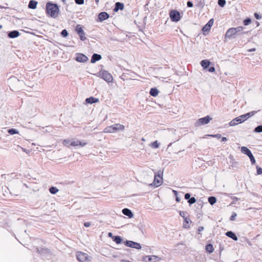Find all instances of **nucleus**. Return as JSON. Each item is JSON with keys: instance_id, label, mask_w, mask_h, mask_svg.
<instances>
[{"instance_id": "nucleus-1", "label": "nucleus", "mask_w": 262, "mask_h": 262, "mask_svg": "<svg viewBox=\"0 0 262 262\" xmlns=\"http://www.w3.org/2000/svg\"><path fill=\"white\" fill-rule=\"evenodd\" d=\"M46 13L47 16L56 18L60 13L59 6L52 2H48L46 4Z\"/></svg>"}, {"instance_id": "nucleus-2", "label": "nucleus", "mask_w": 262, "mask_h": 262, "mask_svg": "<svg viewBox=\"0 0 262 262\" xmlns=\"http://www.w3.org/2000/svg\"><path fill=\"white\" fill-rule=\"evenodd\" d=\"M125 127L123 125L119 123H116L111 126H107L105 128L104 132L105 133H116L118 131L124 130Z\"/></svg>"}, {"instance_id": "nucleus-3", "label": "nucleus", "mask_w": 262, "mask_h": 262, "mask_svg": "<svg viewBox=\"0 0 262 262\" xmlns=\"http://www.w3.org/2000/svg\"><path fill=\"white\" fill-rule=\"evenodd\" d=\"M97 76L101 77L108 83L112 82L113 79L112 75L108 71L104 70H100L97 74Z\"/></svg>"}, {"instance_id": "nucleus-4", "label": "nucleus", "mask_w": 262, "mask_h": 262, "mask_svg": "<svg viewBox=\"0 0 262 262\" xmlns=\"http://www.w3.org/2000/svg\"><path fill=\"white\" fill-rule=\"evenodd\" d=\"M169 15L170 20L173 22L179 21L182 17L180 12L177 10H171L169 11Z\"/></svg>"}, {"instance_id": "nucleus-5", "label": "nucleus", "mask_w": 262, "mask_h": 262, "mask_svg": "<svg viewBox=\"0 0 262 262\" xmlns=\"http://www.w3.org/2000/svg\"><path fill=\"white\" fill-rule=\"evenodd\" d=\"M212 119V118L209 115H207L204 117L201 118L196 120L194 125L195 127H199L201 125L207 124Z\"/></svg>"}, {"instance_id": "nucleus-6", "label": "nucleus", "mask_w": 262, "mask_h": 262, "mask_svg": "<svg viewBox=\"0 0 262 262\" xmlns=\"http://www.w3.org/2000/svg\"><path fill=\"white\" fill-rule=\"evenodd\" d=\"M241 151L243 154L247 155L250 159L251 163L252 165H254L256 163V161L254 157L252 154L251 150L246 146H242L241 147Z\"/></svg>"}, {"instance_id": "nucleus-7", "label": "nucleus", "mask_w": 262, "mask_h": 262, "mask_svg": "<svg viewBox=\"0 0 262 262\" xmlns=\"http://www.w3.org/2000/svg\"><path fill=\"white\" fill-rule=\"evenodd\" d=\"M124 244L127 247L134 248L136 249H141L142 247L140 244L132 241L126 240L123 242Z\"/></svg>"}, {"instance_id": "nucleus-8", "label": "nucleus", "mask_w": 262, "mask_h": 262, "mask_svg": "<svg viewBox=\"0 0 262 262\" xmlns=\"http://www.w3.org/2000/svg\"><path fill=\"white\" fill-rule=\"evenodd\" d=\"M37 252L39 253L42 257L47 259H50L51 257V254L50 250L45 248H37Z\"/></svg>"}, {"instance_id": "nucleus-9", "label": "nucleus", "mask_w": 262, "mask_h": 262, "mask_svg": "<svg viewBox=\"0 0 262 262\" xmlns=\"http://www.w3.org/2000/svg\"><path fill=\"white\" fill-rule=\"evenodd\" d=\"M75 31L78 34L79 38L81 41H84L86 38L85 36V33L80 25H77L75 28Z\"/></svg>"}, {"instance_id": "nucleus-10", "label": "nucleus", "mask_w": 262, "mask_h": 262, "mask_svg": "<svg viewBox=\"0 0 262 262\" xmlns=\"http://www.w3.org/2000/svg\"><path fill=\"white\" fill-rule=\"evenodd\" d=\"M76 258L80 262H86L89 260L88 254L80 251L76 253Z\"/></svg>"}, {"instance_id": "nucleus-11", "label": "nucleus", "mask_w": 262, "mask_h": 262, "mask_svg": "<svg viewBox=\"0 0 262 262\" xmlns=\"http://www.w3.org/2000/svg\"><path fill=\"white\" fill-rule=\"evenodd\" d=\"M214 20L213 18L210 19L207 23L202 28V31L204 35H205L206 33H208L211 27L213 24Z\"/></svg>"}, {"instance_id": "nucleus-12", "label": "nucleus", "mask_w": 262, "mask_h": 262, "mask_svg": "<svg viewBox=\"0 0 262 262\" xmlns=\"http://www.w3.org/2000/svg\"><path fill=\"white\" fill-rule=\"evenodd\" d=\"M75 59L78 62L84 63L88 60V58L82 53H77Z\"/></svg>"}, {"instance_id": "nucleus-13", "label": "nucleus", "mask_w": 262, "mask_h": 262, "mask_svg": "<svg viewBox=\"0 0 262 262\" xmlns=\"http://www.w3.org/2000/svg\"><path fill=\"white\" fill-rule=\"evenodd\" d=\"M110 17V15L106 12H101L98 15L97 21L102 22Z\"/></svg>"}, {"instance_id": "nucleus-14", "label": "nucleus", "mask_w": 262, "mask_h": 262, "mask_svg": "<svg viewBox=\"0 0 262 262\" xmlns=\"http://www.w3.org/2000/svg\"><path fill=\"white\" fill-rule=\"evenodd\" d=\"M256 112H257L256 111H252V112L247 113L244 115H241L240 118H241L243 122H244V121L247 120L250 117L254 116L256 113Z\"/></svg>"}, {"instance_id": "nucleus-15", "label": "nucleus", "mask_w": 262, "mask_h": 262, "mask_svg": "<svg viewBox=\"0 0 262 262\" xmlns=\"http://www.w3.org/2000/svg\"><path fill=\"white\" fill-rule=\"evenodd\" d=\"M236 34V33L234 30V28H231L228 29V30L227 31L225 34V37L230 39L234 37V36Z\"/></svg>"}, {"instance_id": "nucleus-16", "label": "nucleus", "mask_w": 262, "mask_h": 262, "mask_svg": "<svg viewBox=\"0 0 262 262\" xmlns=\"http://www.w3.org/2000/svg\"><path fill=\"white\" fill-rule=\"evenodd\" d=\"M243 122L241 118H240V116H239L238 117L235 118L232 120H231L229 122V125L230 126H235L238 124L242 123Z\"/></svg>"}, {"instance_id": "nucleus-17", "label": "nucleus", "mask_w": 262, "mask_h": 262, "mask_svg": "<svg viewBox=\"0 0 262 262\" xmlns=\"http://www.w3.org/2000/svg\"><path fill=\"white\" fill-rule=\"evenodd\" d=\"M99 101V99L98 98L91 96L85 99V103L92 104L93 103H97Z\"/></svg>"}, {"instance_id": "nucleus-18", "label": "nucleus", "mask_w": 262, "mask_h": 262, "mask_svg": "<svg viewBox=\"0 0 262 262\" xmlns=\"http://www.w3.org/2000/svg\"><path fill=\"white\" fill-rule=\"evenodd\" d=\"M124 8V5L123 3L116 2L115 4L113 11L115 12H118L119 10H123Z\"/></svg>"}, {"instance_id": "nucleus-19", "label": "nucleus", "mask_w": 262, "mask_h": 262, "mask_svg": "<svg viewBox=\"0 0 262 262\" xmlns=\"http://www.w3.org/2000/svg\"><path fill=\"white\" fill-rule=\"evenodd\" d=\"M20 33L17 30H13L8 32V36L10 38H15L19 36Z\"/></svg>"}, {"instance_id": "nucleus-20", "label": "nucleus", "mask_w": 262, "mask_h": 262, "mask_svg": "<svg viewBox=\"0 0 262 262\" xmlns=\"http://www.w3.org/2000/svg\"><path fill=\"white\" fill-rule=\"evenodd\" d=\"M102 57L100 54H97V53H94L91 59V62L92 63H94L100 60L101 59Z\"/></svg>"}, {"instance_id": "nucleus-21", "label": "nucleus", "mask_w": 262, "mask_h": 262, "mask_svg": "<svg viewBox=\"0 0 262 262\" xmlns=\"http://www.w3.org/2000/svg\"><path fill=\"white\" fill-rule=\"evenodd\" d=\"M163 179L159 178L154 177V182L150 184V185L154 186L155 187L160 186L162 184Z\"/></svg>"}, {"instance_id": "nucleus-22", "label": "nucleus", "mask_w": 262, "mask_h": 262, "mask_svg": "<svg viewBox=\"0 0 262 262\" xmlns=\"http://www.w3.org/2000/svg\"><path fill=\"white\" fill-rule=\"evenodd\" d=\"M225 235L228 237L232 239L235 241L238 240V237L236 236V234L232 231H228L225 233Z\"/></svg>"}, {"instance_id": "nucleus-23", "label": "nucleus", "mask_w": 262, "mask_h": 262, "mask_svg": "<svg viewBox=\"0 0 262 262\" xmlns=\"http://www.w3.org/2000/svg\"><path fill=\"white\" fill-rule=\"evenodd\" d=\"M210 64L211 62L208 59L202 60L200 62V64L204 70H207L210 66Z\"/></svg>"}, {"instance_id": "nucleus-24", "label": "nucleus", "mask_w": 262, "mask_h": 262, "mask_svg": "<svg viewBox=\"0 0 262 262\" xmlns=\"http://www.w3.org/2000/svg\"><path fill=\"white\" fill-rule=\"evenodd\" d=\"M162 258L157 255H148V262H158L161 260Z\"/></svg>"}, {"instance_id": "nucleus-25", "label": "nucleus", "mask_w": 262, "mask_h": 262, "mask_svg": "<svg viewBox=\"0 0 262 262\" xmlns=\"http://www.w3.org/2000/svg\"><path fill=\"white\" fill-rule=\"evenodd\" d=\"M122 213L128 216L129 218H132L134 216V214L132 211L128 208H124L122 210Z\"/></svg>"}, {"instance_id": "nucleus-26", "label": "nucleus", "mask_w": 262, "mask_h": 262, "mask_svg": "<svg viewBox=\"0 0 262 262\" xmlns=\"http://www.w3.org/2000/svg\"><path fill=\"white\" fill-rule=\"evenodd\" d=\"M38 2L35 0H30L29 2L28 8L31 9L36 8Z\"/></svg>"}, {"instance_id": "nucleus-27", "label": "nucleus", "mask_w": 262, "mask_h": 262, "mask_svg": "<svg viewBox=\"0 0 262 262\" xmlns=\"http://www.w3.org/2000/svg\"><path fill=\"white\" fill-rule=\"evenodd\" d=\"M244 28L242 26H238L237 27L234 28V30L235 31V32L236 34H239L238 33H241V34H246L248 33V31L247 32H243Z\"/></svg>"}, {"instance_id": "nucleus-28", "label": "nucleus", "mask_w": 262, "mask_h": 262, "mask_svg": "<svg viewBox=\"0 0 262 262\" xmlns=\"http://www.w3.org/2000/svg\"><path fill=\"white\" fill-rule=\"evenodd\" d=\"M159 93V90L156 88H152L150 89L149 94L151 96L156 97Z\"/></svg>"}, {"instance_id": "nucleus-29", "label": "nucleus", "mask_w": 262, "mask_h": 262, "mask_svg": "<svg viewBox=\"0 0 262 262\" xmlns=\"http://www.w3.org/2000/svg\"><path fill=\"white\" fill-rule=\"evenodd\" d=\"M214 249L211 244H207L205 246V250L209 253H211L213 252Z\"/></svg>"}, {"instance_id": "nucleus-30", "label": "nucleus", "mask_w": 262, "mask_h": 262, "mask_svg": "<svg viewBox=\"0 0 262 262\" xmlns=\"http://www.w3.org/2000/svg\"><path fill=\"white\" fill-rule=\"evenodd\" d=\"M112 240L117 244H120L123 242L122 237L119 235H115Z\"/></svg>"}, {"instance_id": "nucleus-31", "label": "nucleus", "mask_w": 262, "mask_h": 262, "mask_svg": "<svg viewBox=\"0 0 262 262\" xmlns=\"http://www.w3.org/2000/svg\"><path fill=\"white\" fill-rule=\"evenodd\" d=\"M196 4L195 6L201 9L203 8L205 6L204 0H196Z\"/></svg>"}, {"instance_id": "nucleus-32", "label": "nucleus", "mask_w": 262, "mask_h": 262, "mask_svg": "<svg viewBox=\"0 0 262 262\" xmlns=\"http://www.w3.org/2000/svg\"><path fill=\"white\" fill-rule=\"evenodd\" d=\"M134 76H133V75H130V76H127V74H125V73H123L120 76V78L123 80H127V79H132V78H134Z\"/></svg>"}, {"instance_id": "nucleus-33", "label": "nucleus", "mask_w": 262, "mask_h": 262, "mask_svg": "<svg viewBox=\"0 0 262 262\" xmlns=\"http://www.w3.org/2000/svg\"><path fill=\"white\" fill-rule=\"evenodd\" d=\"M209 204L211 205H214L216 202V198L214 196H210L208 198Z\"/></svg>"}, {"instance_id": "nucleus-34", "label": "nucleus", "mask_w": 262, "mask_h": 262, "mask_svg": "<svg viewBox=\"0 0 262 262\" xmlns=\"http://www.w3.org/2000/svg\"><path fill=\"white\" fill-rule=\"evenodd\" d=\"M191 222V220L187 217H184L183 227L185 228H187L189 226L188 225Z\"/></svg>"}, {"instance_id": "nucleus-35", "label": "nucleus", "mask_w": 262, "mask_h": 262, "mask_svg": "<svg viewBox=\"0 0 262 262\" xmlns=\"http://www.w3.org/2000/svg\"><path fill=\"white\" fill-rule=\"evenodd\" d=\"M58 189L54 186H51L49 188V191L51 194H55L58 192Z\"/></svg>"}, {"instance_id": "nucleus-36", "label": "nucleus", "mask_w": 262, "mask_h": 262, "mask_svg": "<svg viewBox=\"0 0 262 262\" xmlns=\"http://www.w3.org/2000/svg\"><path fill=\"white\" fill-rule=\"evenodd\" d=\"M8 133L10 135H13L18 134L19 132L17 129L12 128L8 129Z\"/></svg>"}, {"instance_id": "nucleus-37", "label": "nucleus", "mask_w": 262, "mask_h": 262, "mask_svg": "<svg viewBox=\"0 0 262 262\" xmlns=\"http://www.w3.org/2000/svg\"><path fill=\"white\" fill-rule=\"evenodd\" d=\"M253 132L255 133H262V125H259L255 127Z\"/></svg>"}, {"instance_id": "nucleus-38", "label": "nucleus", "mask_w": 262, "mask_h": 262, "mask_svg": "<svg viewBox=\"0 0 262 262\" xmlns=\"http://www.w3.org/2000/svg\"><path fill=\"white\" fill-rule=\"evenodd\" d=\"M163 171L159 170L157 172L155 173V177L163 179Z\"/></svg>"}, {"instance_id": "nucleus-39", "label": "nucleus", "mask_w": 262, "mask_h": 262, "mask_svg": "<svg viewBox=\"0 0 262 262\" xmlns=\"http://www.w3.org/2000/svg\"><path fill=\"white\" fill-rule=\"evenodd\" d=\"M78 140L76 139H71V146L76 147L78 146Z\"/></svg>"}, {"instance_id": "nucleus-40", "label": "nucleus", "mask_w": 262, "mask_h": 262, "mask_svg": "<svg viewBox=\"0 0 262 262\" xmlns=\"http://www.w3.org/2000/svg\"><path fill=\"white\" fill-rule=\"evenodd\" d=\"M252 22V20L250 17H247L243 20V24L245 26H248L250 25Z\"/></svg>"}, {"instance_id": "nucleus-41", "label": "nucleus", "mask_w": 262, "mask_h": 262, "mask_svg": "<svg viewBox=\"0 0 262 262\" xmlns=\"http://www.w3.org/2000/svg\"><path fill=\"white\" fill-rule=\"evenodd\" d=\"M196 202V199L194 197H191L188 201L187 202L189 204V206L194 204Z\"/></svg>"}, {"instance_id": "nucleus-42", "label": "nucleus", "mask_w": 262, "mask_h": 262, "mask_svg": "<svg viewBox=\"0 0 262 262\" xmlns=\"http://www.w3.org/2000/svg\"><path fill=\"white\" fill-rule=\"evenodd\" d=\"M151 146L154 148H159L160 146V143L158 142V141H155L151 143Z\"/></svg>"}, {"instance_id": "nucleus-43", "label": "nucleus", "mask_w": 262, "mask_h": 262, "mask_svg": "<svg viewBox=\"0 0 262 262\" xmlns=\"http://www.w3.org/2000/svg\"><path fill=\"white\" fill-rule=\"evenodd\" d=\"M71 139H68L64 140V141L63 142V144L64 145H65L67 147H70V146H71Z\"/></svg>"}, {"instance_id": "nucleus-44", "label": "nucleus", "mask_w": 262, "mask_h": 262, "mask_svg": "<svg viewBox=\"0 0 262 262\" xmlns=\"http://www.w3.org/2000/svg\"><path fill=\"white\" fill-rule=\"evenodd\" d=\"M60 35L62 37L65 38L68 36L69 33L66 29H63L61 31V32L60 33Z\"/></svg>"}, {"instance_id": "nucleus-45", "label": "nucleus", "mask_w": 262, "mask_h": 262, "mask_svg": "<svg viewBox=\"0 0 262 262\" xmlns=\"http://www.w3.org/2000/svg\"><path fill=\"white\" fill-rule=\"evenodd\" d=\"M226 2L225 0H218L217 4L221 7H224L226 5Z\"/></svg>"}, {"instance_id": "nucleus-46", "label": "nucleus", "mask_w": 262, "mask_h": 262, "mask_svg": "<svg viewBox=\"0 0 262 262\" xmlns=\"http://www.w3.org/2000/svg\"><path fill=\"white\" fill-rule=\"evenodd\" d=\"M125 71V74H127V76H130V75H133L134 76V75H135V73L133 72L132 70H127V69H124Z\"/></svg>"}, {"instance_id": "nucleus-47", "label": "nucleus", "mask_w": 262, "mask_h": 262, "mask_svg": "<svg viewBox=\"0 0 262 262\" xmlns=\"http://www.w3.org/2000/svg\"><path fill=\"white\" fill-rule=\"evenodd\" d=\"M195 207L198 209H201L203 207V203L200 201L198 202L195 204Z\"/></svg>"}, {"instance_id": "nucleus-48", "label": "nucleus", "mask_w": 262, "mask_h": 262, "mask_svg": "<svg viewBox=\"0 0 262 262\" xmlns=\"http://www.w3.org/2000/svg\"><path fill=\"white\" fill-rule=\"evenodd\" d=\"M88 143L84 141H80L78 140V146L83 147L85 146Z\"/></svg>"}, {"instance_id": "nucleus-49", "label": "nucleus", "mask_w": 262, "mask_h": 262, "mask_svg": "<svg viewBox=\"0 0 262 262\" xmlns=\"http://www.w3.org/2000/svg\"><path fill=\"white\" fill-rule=\"evenodd\" d=\"M256 173L257 175H260L262 174V168L259 166H256Z\"/></svg>"}, {"instance_id": "nucleus-50", "label": "nucleus", "mask_w": 262, "mask_h": 262, "mask_svg": "<svg viewBox=\"0 0 262 262\" xmlns=\"http://www.w3.org/2000/svg\"><path fill=\"white\" fill-rule=\"evenodd\" d=\"M254 16L256 19H260L262 17L261 14L256 12L254 13Z\"/></svg>"}, {"instance_id": "nucleus-51", "label": "nucleus", "mask_w": 262, "mask_h": 262, "mask_svg": "<svg viewBox=\"0 0 262 262\" xmlns=\"http://www.w3.org/2000/svg\"><path fill=\"white\" fill-rule=\"evenodd\" d=\"M236 216L237 214L235 212H233L230 217V220L231 221H234Z\"/></svg>"}, {"instance_id": "nucleus-52", "label": "nucleus", "mask_w": 262, "mask_h": 262, "mask_svg": "<svg viewBox=\"0 0 262 262\" xmlns=\"http://www.w3.org/2000/svg\"><path fill=\"white\" fill-rule=\"evenodd\" d=\"M179 214H180V215L181 217H182L184 219V217H187L186 216H185L186 214H187V212L180 211L179 212Z\"/></svg>"}, {"instance_id": "nucleus-53", "label": "nucleus", "mask_w": 262, "mask_h": 262, "mask_svg": "<svg viewBox=\"0 0 262 262\" xmlns=\"http://www.w3.org/2000/svg\"><path fill=\"white\" fill-rule=\"evenodd\" d=\"M208 70V71L211 73H213L215 72V68L213 66L209 67V68L207 69Z\"/></svg>"}, {"instance_id": "nucleus-54", "label": "nucleus", "mask_w": 262, "mask_h": 262, "mask_svg": "<svg viewBox=\"0 0 262 262\" xmlns=\"http://www.w3.org/2000/svg\"><path fill=\"white\" fill-rule=\"evenodd\" d=\"M74 1H75V3L76 4L79 5H83L84 3V0H74Z\"/></svg>"}, {"instance_id": "nucleus-55", "label": "nucleus", "mask_w": 262, "mask_h": 262, "mask_svg": "<svg viewBox=\"0 0 262 262\" xmlns=\"http://www.w3.org/2000/svg\"><path fill=\"white\" fill-rule=\"evenodd\" d=\"M209 136L211 137H212L216 138L217 139H220V138H222V135L220 134H215V135H210Z\"/></svg>"}, {"instance_id": "nucleus-56", "label": "nucleus", "mask_w": 262, "mask_h": 262, "mask_svg": "<svg viewBox=\"0 0 262 262\" xmlns=\"http://www.w3.org/2000/svg\"><path fill=\"white\" fill-rule=\"evenodd\" d=\"M191 198V194L190 193H186L184 195V199L187 201Z\"/></svg>"}, {"instance_id": "nucleus-57", "label": "nucleus", "mask_w": 262, "mask_h": 262, "mask_svg": "<svg viewBox=\"0 0 262 262\" xmlns=\"http://www.w3.org/2000/svg\"><path fill=\"white\" fill-rule=\"evenodd\" d=\"M193 6V3L191 1H188L187 2V6L189 8H191Z\"/></svg>"}, {"instance_id": "nucleus-58", "label": "nucleus", "mask_w": 262, "mask_h": 262, "mask_svg": "<svg viewBox=\"0 0 262 262\" xmlns=\"http://www.w3.org/2000/svg\"><path fill=\"white\" fill-rule=\"evenodd\" d=\"M204 229V227L203 226H200L198 228V233L201 234V235H202V234L200 233L201 232H202V231H203Z\"/></svg>"}, {"instance_id": "nucleus-59", "label": "nucleus", "mask_w": 262, "mask_h": 262, "mask_svg": "<svg viewBox=\"0 0 262 262\" xmlns=\"http://www.w3.org/2000/svg\"><path fill=\"white\" fill-rule=\"evenodd\" d=\"M91 225V223L89 222L84 223V226L85 227H89Z\"/></svg>"}, {"instance_id": "nucleus-60", "label": "nucleus", "mask_w": 262, "mask_h": 262, "mask_svg": "<svg viewBox=\"0 0 262 262\" xmlns=\"http://www.w3.org/2000/svg\"><path fill=\"white\" fill-rule=\"evenodd\" d=\"M175 196H176V201L177 202H180V201H181V198H180V197H179V196H178V194H177V195H175Z\"/></svg>"}, {"instance_id": "nucleus-61", "label": "nucleus", "mask_w": 262, "mask_h": 262, "mask_svg": "<svg viewBox=\"0 0 262 262\" xmlns=\"http://www.w3.org/2000/svg\"><path fill=\"white\" fill-rule=\"evenodd\" d=\"M107 235H108V236L109 237L112 238V239H113V238H114V236H115V235H114L112 232H108Z\"/></svg>"}, {"instance_id": "nucleus-62", "label": "nucleus", "mask_w": 262, "mask_h": 262, "mask_svg": "<svg viewBox=\"0 0 262 262\" xmlns=\"http://www.w3.org/2000/svg\"><path fill=\"white\" fill-rule=\"evenodd\" d=\"M148 256H144L142 257V260L144 261H147V259H148Z\"/></svg>"}, {"instance_id": "nucleus-63", "label": "nucleus", "mask_w": 262, "mask_h": 262, "mask_svg": "<svg viewBox=\"0 0 262 262\" xmlns=\"http://www.w3.org/2000/svg\"><path fill=\"white\" fill-rule=\"evenodd\" d=\"M228 140V139L226 137H223L221 138V141L222 142H226Z\"/></svg>"}, {"instance_id": "nucleus-64", "label": "nucleus", "mask_w": 262, "mask_h": 262, "mask_svg": "<svg viewBox=\"0 0 262 262\" xmlns=\"http://www.w3.org/2000/svg\"><path fill=\"white\" fill-rule=\"evenodd\" d=\"M256 51V49L255 48H251V49L248 50V51L250 52H254V51Z\"/></svg>"}]
</instances>
